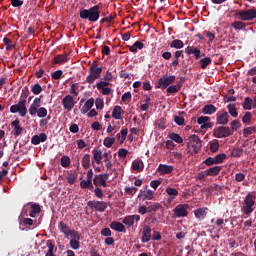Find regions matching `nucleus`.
Segmentation results:
<instances>
[{
  "instance_id": "f257e3e1",
  "label": "nucleus",
  "mask_w": 256,
  "mask_h": 256,
  "mask_svg": "<svg viewBox=\"0 0 256 256\" xmlns=\"http://www.w3.org/2000/svg\"><path fill=\"white\" fill-rule=\"evenodd\" d=\"M99 5L92 6L89 9L82 8L79 10L80 19H85L91 23H97L101 15Z\"/></svg>"
},
{
  "instance_id": "f03ea898",
  "label": "nucleus",
  "mask_w": 256,
  "mask_h": 256,
  "mask_svg": "<svg viewBox=\"0 0 256 256\" xmlns=\"http://www.w3.org/2000/svg\"><path fill=\"white\" fill-rule=\"evenodd\" d=\"M255 194L248 193L242 202L241 211L243 215L249 217L253 211H255Z\"/></svg>"
},
{
  "instance_id": "7ed1b4c3",
  "label": "nucleus",
  "mask_w": 256,
  "mask_h": 256,
  "mask_svg": "<svg viewBox=\"0 0 256 256\" xmlns=\"http://www.w3.org/2000/svg\"><path fill=\"white\" fill-rule=\"evenodd\" d=\"M58 229L60 233H63L64 237L66 239H69L70 237H75L76 239H79V231L75 229H71L67 223L64 221H60L58 223Z\"/></svg>"
},
{
  "instance_id": "20e7f679",
  "label": "nucleus",
  "mask_w": 256,
  "mask_h": 256,
  "mask_svg": "<svg viewBox=\"0 0 256 256\" xmlns=\"http://www.w3.org/2000/svg\"><path fill=\"white\" fill-rule=\"evenodd\" d=\"M202 143L203 141H201V138L195 134L189 137L188 149H190L192 155H195L201 151V148L203 147Z\"/></svg>"
},
{
  "instance_id": "39448f33",
  "label": "nucleus",
  "mask_w": 256,
  "mask_h": 256,
  "mask_svg": "<svg viewBox=\"0 0 256 256\" xmlns=\"http://www.w3.org/2000/svg\"><path fill=\"white\" fill-rule=\"evenodd\" d=\"M235 17L240 21H253L256 19V8L253 7L247 10H240L236 12Z\"/></svg>"
},
{
  "instance_id": "423d86ee",
  "label": "nucleus",
  "mask_w": 256,
  "mask_h": 256,
  "mask_svg": "<svg viewBox=\"0 0 256 256\" xmlns=\"http://www.w3.org/2000/svg\"><path fill=\"white\" fill-rule=\"evenodd\" d=\"M89 71L90 73L86 77V83H89V85H93L96 79H100L101 73H103V68L99 66H90Z\"/></svg>"
},
{
  "instance_id": "0eeeda50",
  "label": "nucleus",
  "mask_w": 256,
  "mask_h": 256,
  "mask_svg": "<svg viewBox=\"0 0 256 256\" xmlns=\"http://www.w3.org/2000/svg\"><path fill=\"white\" fill-rule=\"evenodd\" d=\"M10 113H19L20 117H25L27 115V104L25 100H19L17 104L10 107Z\"/></svg>"
},
{
  "instance_id": "6e6552de",
  "label": "nucleus",
  "mask_w": 256,
  "mask_h": 256,
  "mask_svg": "<svg viewBox=\"0 0 256 256\" xmlns=\"http://www.w3.org/2000/svg\"><path fill=\"white\" fill-rule=\"evenodd\" d=\"M213 133L214 137L217 139H224L225 137H231V135H233L231 128L225 126L216 127Z\"/></svg>"
},
{
  "instance_id": "1a4fd4ad",
  "label": "nucleus",
  "mask_w": 256,
  "mask_h": 256,
  "mask_svg": "<svg viewBox=\"0 0 256 256\" xmlns=\"http://www.w3.org/2000/svg\"><path fill=\"white\" fill-rule=\"evenodd\" d=\"M87 205L92 211H98L99 213H105V211H107V202L105 201L90 200L87 202Z\"/></svg>"
},
{
  "instance_id": "9d476101",
  "label": "nucleus",
  "mask_w": 256,
  "mask_h": 256,
  "mask_svg": "<svg viewBox=\"0 0 256 256\" xmlns=\"http://www.w3.org/2000/svg\"><path fill=\"white\" fill-rule=\"evenodd\" d=\"M107 179H109V174H99L96 175L93 179L95 187H107Z\"/></svg>"
},
{
  "instance_id": "9b49d317",
  "label": "nucleus",
  "mask_w": 256,
  "mask_h": 256,
  "mask_svg": "<svg viewBox=\"0 0 256 256\" xmlns=\"http://www.w3.org/2000/svg\"><path fill=\"white\" fill-rule=\"evenodd\" d=\"M174 82H175L174 75L168 76V77L163 76L159 79L156 87H157V89H167V87Z\"/></svg>"
},
{
  "instance_id": "f8f14e48",
  "label": "nucleus",
  "mask_w": 256,
  "mask_h": 256,
  "mask_svg": "<svg viewBox=\"0 0 256 256\" xmlns=\"http://www.w3.org/2000/svg\"><path fill=\"white\" fill-rule=\"evenodd\" d=\"M229 123V113L221 110L216 114V125H227Z\"/></svg>"
},
{
  "instance_id": "ddd939ff",
  "label": "nucleus",
  "mask_w": 256,
  "mask_h": 256,
  "mask_svg": "<svg viewBox=\"0 0 256 256\" xmlns=\"http://www.w3.org/2000/svg\"><path fill=\"white\" fill-rule=\"evenodd\" d=\"M187 209H189V204H179L174 208L173 212L176 217H187L189 215Z\"/></svg>"
},
{
  "instance_id": "4468645a",
  "label": "nucleus",
  "mask_w": 256,
  "mask_h": 256,
  "mask_svg": "<svg viewBox=\"0 0 256 256\" xmlns=\"http://www.w3.org/2000/svg\"><path fill=\"white\" fill-rule=\"evenodd\" d=\"M77 102H75V99H73V97L71 95H66L63 99H62V105L63 108L66 111H72L73 107H75V104Z\"/></svg>"
},
{
  "instance_id": "2eb2a0df",
  "label": "nucleus",
  "mask_w": 256,
  "mask_h": 256,
  "mask_svg": "<svg viewBox=\"0 0 256 256\" xmlns=\"http://www.w3.org/2000/svg\"><path fill=\"white\" fill-rule=\"evenodd\" d=\"M92 155V161L94 163H97V165H101L103 161V150H101L100 148H94L92 151Z\"/></svg>"
},
{
  "instance_id": "dca6fc26",
  "label": "nucleus",
  "mask_w": 256,
  "mask_h": 256,
  "mask_svg": "<svg viewBox=\"0 0 256 256\" xmlns=\"http://www.w3.org/2000/svg\"><path fill=\"white\" fill-rule=\"evenodd\" d=\"M135 221H141V216L140 215H129L126 216L122 223H124V225H127V227H133V225H135Z\"/></svg>"
},
{
  "instance_id": "f3484780",
  "label": "nucleus",
  "mask_w": 256,
  "mask_h": 256,
  "mask_svg": "<svg viewBox=\"0 0 256 256\" xmlns=\"http://www.w3.org/2000/svg\"><path fill=\"white\" fill-rule=\"evenodd\" d=\"M41 108V98H35L33 103L30 105L28 111L30 115H37V111Z\"/></svg>"
},
{
  "instance_id": "a211bd4d",
  "label": "nucleus",
  "mask_w": 256,
  "mask_h": 256,
  "mask_svg": "<svg viewBox=\"0 0 256 256\" xmlns=\"http://www.w3.org/2000/svg\"><path fill=\"white\" fill-rule=\"evenodd\" d=\"M209 211V208L203 207V208H198L194 210V215L198 221H203L205 217H207V213Z\"/></svg>"
},
{
  "instance_id": "6ab92c4d",
  "label": "nucleus",
  "mask_w": 256,
  "mask_h": 256,
  "mask_svg": "<svg viewBox=\"0 0 256 256\" xmlns=\"http://www.w3.org/2000/svg\"><path fill=\"white\" fill-rule=\"evenodd\" d=\"M160 175H171L173 173V166L167 164H160L157 168Z\"/></svg>"
},
{
  "instance_id": "aec40b11",
  "label": "nucleus",
  "mask_w": 256,
  "mask_h": 256,
  "mask_svg": "<svg viewBox=\"0 0 256 256\" xmlns=\"http://www.w3.org/2000/svg\"><path fill=\"white\" fill-rule=\"evenodd\" d=\"M142 243H149L151 241V227L145 225L142 230Z\"/></svg>"
},
{
  "instance_id": "412c9836",
  "label": "nucleus",
  "mask_w": 256,
  "mask_h": 256,
  "mask_svg": "<svg viewBox=\"0 0 256 256\" xmlns=\"http://www.w3.org/2000/svg\"><path fill=\"white\" fill-rule=\"evenodd\" d=\"M186 55H194L196 59L201 57V50L195 46H188L185 48Z\"/></svg>"
},
{
  "instance_id": "4be33fe9",
  "label": "nucleus",
  "mask_w": 256,
  "mask_h": 256,
  "mask_svg": "<svg viewBox=\"0 0 256 256\" xmlns=\"http://www.w3.org/2000/svg\"><path fill=\"white\" fill-rule=\"evenodd\" d=\"M47 141V134L40 133L39 135H34L31 138L32 145H39V143H45Z\"/></svg>"
},
{
  "instance_id": "5701e85b",
  "label": "nucleus",
  "mask_w": 256,
  "mask_h": 256,
  "mask_svg": "<svg viewBox=\"0 0 256 256\" xmlns=\"http://www.w3.org/2000/svg\"><path fill=\"white\" fill-rule=\"evenodd\" d=\"M93 105H95V99L94 98H90L88 99L84 105L81 108V113L83 115H85V113H89V111H91V109L93 108Z\"/></svg>"
},
{
  "instance_id": "b1692460",
  "label": "nucleus",
  "mask_w": 256,
  "mask_h": 256,
  "mask_svg": "<svg viewBox=\"0 0 256 256\" xmlns=\"http://www.w3.org/2000/svg\"><path fill=\"white\" fill-rule=\"evenodd\" d=\"M110 229H112L113 231H118V233H125L127 231L125 229V225L117 221H113L110 223Z\"/></svg>"
},
{
  "instance_id": "393cba45",
  "label": "nucleus",
  "mask_w": 256,
  "mask_h": 256,
  "mask_svg": "<svg viewBox=\"0 0 256 256\" xmlns=\"http://www.w3.org/2000/svg\"><path fill=\"white\" fill-rule=\"evenodd\" d=\"M67 61H69L67 54H60L53 58L52 63L55 65H63V63H67Z\"/></svg>"
},
{
  "instance_id": "a878e982",
  "label": "nucleus",
  "mask_w": 256,
  "mask_h": 256,
  "mask_svg": "<svg viewBox=\"0 0 256 256\" xmlns=\"http://www.w3.org/2000/svg\"><path fill=\"white\" fill-rule=\"evenodd\" d=\"M166 193L168 195V203H173L175 197L179 195V191L171 187L166 188Z\"/></svg>"
},
{
  "instance_id": "bb28decb",
  "label": "nucleus",
  "mask_w": 256,
  "mask_h": 256,
  "mask_svg": "<svg viewBox=\"0 0 256 256\" xmlns=\"http://www.w3.org/2000/svg\"><path fill=\"white\" fill-rule=\"evenodd\" d=\"M221 169H223V167L213 166V167L205 170V173L208 177H215V176L219 175V173H221Z\"/></svg>"
},
{
  "instance_id": "cd10ccee",
  "label": "nucleus",
  "mask_w": 256,
  "mask_h": 256,
  "mask_svg": "<svg viewBox=\"0 0 256 256\" xmlns=\"http://www.w3.org/2000/svg\"><path fill=\"white\" fill-rule=\"evenodd\" d=\"M20 123L21 122L19 121V119H16L11 122V127H13V129H14L15 137H19V135H21V133H23V128L19 126Z\"/></svg>"
},
{
  "instance_id": "c85d7f7f",
  "label": "nucleus",
  "mask_w": 256,
  "mask_h": 256,
  "mask_svg": "<svg viewBox=\"0 0 256 256\" xmlns=\"http://www.w3.org/2000/svg\"><path fill=\"white\" fill-rule=\"evenodd\" d=\"M202 113L204 115H213L217 113V107L213 104H207L202 108Z\"/></svg>"
},
{
  "instance_id": "c756f323",
  "label": "nucleus",
  "mask_w": 256,
  "mask_h": 256,
  "mask_svg": "<svg viewBox=\"0 0 256 256\" xmlns=\"http://www.w3.org/2000/svg\"><path fill=\"white\" fill-rule=\"evenodd\" d=\"M79 241H81V233H79L78 238L72 237V239L70 240L69 245L71 249H74V250L79 249V247H81V244Z\"/></svg>"
},
{
  "instance_id": "7c9ffc66",
  "label": "nucleus",
  "mask_w": 256,
  "mask_h": 256,
  "mask_svg": "<svg viewBox=\"0 0 256 256\" xmlns=\"http://www.w3.org/2000/svg\"><path fill=\"white\" fill-rule=\"evenodd\" d=\"M46 246L48 247V251L45 256H57L55 255V244H53V240H48Z\"/></svg>"
},
{
  "instance_id": "2f4dec72",
  "label": "nucleus",
  "mask_w": 256,
  "mask_h": 256,
  "mask_svg": "<svg viewBox=\"0 0 256 256\" xmlns=\"http://www.w3.org/2000/svg\"><path fill=\"white\" fill-rule=\"evenodd\" d=\"M132 170L137 171L138 173H141L143 171V161L141 160H134L132 162Z\"/></svg>"
},
{
  "instance_id": "473e14b6",
  "label": "nucleus",
  "mask_w": 256,
  "mask_h": 256,
  "mask_svg": "<svg viewBox=\"0 0 256 256\" xmlns=\"http://www.w3.org/2000/svg\"><path fill=\"white\" fill-rule=\"evenodd\" d=\"M227 109L231 117H233L234 119L239 117V112H237V107L235 106V104H228Z\"/></svg>"
},
{
  "instance_id": "72a5a7b5",
  "label": "nucleus",
  "mask_w": 256,
  "mask_h": 256,
  "mask_svg": "<svg viewBox=\"0 0 256 256\" xmlns=\"http://www.w3.org/2000/svg\"><path fill=\"white\" fill-rule=\"evenodd\" d=\"M39 213H41V206L39 204H32L29 215L31 217H36Z\"/></svg>"
},
{
  "instance_id": "f704fd0d",
  "label": "nucleus",
  "mask_w": 256,
  "mask_h": 256,
  "mask_svg": "<svg viewBox=\"0 0 256 256\" xmlns=\"http://www.w3.org/2000/svg\"><path fill=\"white\" fill-rule=\"evenodd\" d=\"M253 105V100L250 97H246L242 104V107L245 111H251Z\"/></svg>"
},
{
  "instance_id": "c9c22d12",
  "label": "nucleus",
  "mask_w": 256,
  "mask_h": 256,
  "mask_svg": "<svg viewBox=\"0 0 256 256\" xmlns=\"http://www.w3.org/2000/svg\"><path fill=\"white\" fill-rule=\"evenodd\" d=\"M82 167L84 169H89V167H91V155H84V157L82 158Z\"/></svg>"
},
{
  "instance_id": "e433bc0d",
  "label": "nucleus",
  "mask_w": 256,
  "mask_h": 256,
  "mask_svg": "<svg viewBox=\"0 0 256 256\" xmlns=\"http://www.w3.org/2000/svg\"><path fill=\"white\" fill-rule=\"evenodd\" d=\"M170 47L171 49H183V47H185V44L182 40L176 39L171 42Z\"/></svg>"
},
{
  "instance_id": "4c0bfd02",
  "label": "nucleus",
  "mask_w": 256,
  "mask_h": 256,
  "mask_svg": "<svg viewBox=\"0 0 256 256\" xmlns=\"http://www.w3.org/2000/svg\"><path fill=\"white\" fill-rule=\"evenodd\" d=\"M231 27H233V29H235L236 31H242V29H245L247 25L245 24V22L235 21L231 24Z\"/></svg>"
},
{
  "instance_id": "58836bf2",
  "label": "nucleus",
  "mask_w": 256,
  "mask_h": 256,
  "mask_svg": "<svg viewBox=\"0 0 256 256\" xmlns=\"http://www.w3.org/2000/svg\"><path fill=\"white\" fill-rule=\"evenodd\" d=\"M122 111H123V109L121 108V106H115L113 111H112L113 119H116V120L121 119V112Z\"/></svg>"
},
{
  "instance_id": "ea45409f",
  "label": "nucleus",
  "mask_w": 256,
  "mask_h": 256,
  "mask_svg": "<svg viewBox=\"0 0 256 256\" xmlns=\"http://www.w3.org/2000/svg\"><path fill=\"white\" fill-rule=\"evenodd\" d=\"M169 139H171L172 141H175V143H183V138L181 137V135L175 133V132H172L168 135Z\"/></svg>"
},
{
  "instance_id": "a19ab883",
  "label": "nucleus",
  "mask_w": 256,
  "mask_h": 256,
  "mask_svg": "<svg viewBox=\"0 0 256 256\" xmlns=\"http://www.w3.org/2000/svg\"><path fill=\"white\" fill-rule=\"evenodd\" d=\"M77 175V171L68 174V176L66 177L67 183H69V185H75V181H77Z\"/></svg>"
},
{
  "instance_id": "79ce46f5",
  "label": "nucleus",
  "mask_w": 256,
  "mask_h": 256,
  "mask_svg": "<svg viewBox=\"0 0 256 256\" xmlns=\"http://www.w3.org/2000/svg\"><path fill=\"white\" fill-rule=\"evenodd\" d=\"M226 159H227V154H225V153L217 154L214 157V161H215L216 165H221V163H223V161H225Z\"/></svg>"
},
{
  "instance_id": "37998d69",
  "label": "nucleus",
  "mask_w": 256,
  "mask_h": 256,
  "mask_svg": "<svg viewBox=\"0 0 256 256\" xmlns=\"http://www.w3.org/2000/svg\"><path fill=\"white\" fill-rule=\"evenodd\" d=\"M211 63H212V60L209 57L202 58L200 60V67L201 69H207V67H209Z\"/></svg>"
},
{
  "instance_id": "c03bdc74",
  "label": "nucleus",
  "mask_w": 256,
  "mask_h": 256,
  "mask_svg": "<svg viewBox=\"0 0 256 256\" xmlns=\"http://www.w3.org/2000/svg\"><path fill=\"white\" fill-rule=\"evenodd\" d=\"M115 138L113 137H106L104 140H103V145L104 147H107L108 149H110V147H113V144L115 143Z\"/></svg>"
},
{
  "instance_id": "a18cd8bd",
  "label": "nucleus",
  "mask_w": 256,
  "mask_h": 256,
  "mask_svg": "<svg viewBox=\"0 0 256 256\" xmlns=\"http://www.w3.org/2000/svg\"><path fill=\"white\" fill-rule=\"evenodd\" d=\"M183 55V51H176L174 53V60L171 63L172 67H177V65H179V57H181Z\"/></svg>"
},
{
  "instance_id": "49530a36",
  "label": "nucleus",
  "mask_w": 256,
  "mask_h": 256,
  "mask_svg": "<svg viewBox=\"0 0 256 256\" xmlns=\"http://www.w3.org/2000/svg\"><path fill=\"white\" fill-rule=\"evenodd\" d=\"M60 164L62 167L67 169V167H69V165H71V158H69V156H62L61 160H60Z\"/></svg>"
},
{
  "instance_id": "de8ad7c7",
  "label": "nucleus",
  "mask_w": 256,
  "mask_h": 256,
  "mask_svg": "<svg viewBox=\"0 0 256 256\" xmlns=\"http://www.w3.org/2000/svg\"><path fill=\"white\" fill-rule=\"evenodd\" d=\"M33 95H41L43 93V87H41L38 83L34 84L31 88Z\"/></svg>"
},
{
  "instance_id": "09e8293b",
  "label": "nucleus",
  "mask_w": 256,
  "mask_h": 256,
  "mask_svg": "<svg viewBox=\"0 0 256 256\" xmlns=\"http://www.w3.org/2000/svg\"><path fill=\"white\" fill-rule=\"evenodd\" d=\"M28 97H29V88L25 87L22 89V93L19 101H24V103L27 104Z\"/></svg>"
},
{
  "instance_id": "8fccbe9b",
  "label": "nucleus",
  "mask_w": 256,
  "mask_h": 256,
  "mask_svg": "<svg viewBox=\"0 0 256 256\" xmlns=\"http://www.w3.org/2000/svg\"><path fill=\"white\" fill-rule=\"evenodd\" d=\"M3 43L6 46V51H11L14 47L13 41L7 37L3 38Z\"/></svg>"
},
{
  "instance_id": "3c124183",
  "label": "nucleus",
  "mask_w": 256,
  "mask_h": 256,
  "mask_svg": "<svg viewBox=\"0 0 256 256\" xmlns=\"http://www.w3.org/2000/svg\"><path fill=\"white\" fill-rule=\"evenodd\" d=\"M230 130L232 131V133L234 131H239V128L241 127V122H239V120H233L231 123H230Z\"/></svg>"
},
{
  "instance_id": "603ef678",
  "label": "nucleus",
  "mask_w": 256,
  "mask_h": 256,
  "mask_svg": "<svg viewBox=\"0 0 256 256\" xmlns=\"http://www.w3.org/2000/svg\"><path fill=\"white\" fill-rule=\"evenodd\" d=\"M36 114L37 117H39L40 119H45V117H47V108L40 107L39 110H37Z\"/></svg>"
},
{
  "instance_id": "864d4df0",
  "label": "nucleus",
  "mask_w": 256,
  "mask_h": 256,
  "mask_svg": "<svg viewBox=\"0 0 256 256\" xmlns=\"http://www.w3.org/2000/svg\"><path fill=\"white\" fill-rule=\"evenodd\" d=\"M180 90H181L180 85H172V86L167 87V89H166L167 93H169V94L179 93Z\"/></svg>"
},
{
  "instance_id": "5fc2aeb1",
  "label": "nucleus",
  "mask_w": 256,
  "mask_h": 256,
  "mask_svg": "<svg viewBox=\"0 0 256 256\" xmlns=\"http://www.w3.org/2000/svg\"><path fill=\"white\" fill-rule=\"evenodd\" d=\"M255 131H256L255 126L247 127V128H244L243 135L244 137H249V135H252L253 133H255Z\"/></svg>"
},
{
  "instance_id": "6e6d98bb",
  "label": "nucleus",
  "mask_w": 256,
  "mask_h": 256,
  "mask_svg": "<svg viewBox=\"0 0 256 256\" xmlns=\"http://www.w3.org/2000/svg\"><path fill=\"white\" fill-rule=\"evenodd\" d=\"M127 133H128L127 128L122 129V130L120 131V133H118V134L116 135V137H117V139H121V141L123 142V141H125V139H127Z\"/></svg>"
},
{
  "instance_id": "4d7b16f0",
  "label": "nucleus",
  "mask_w": 256,
  "mask_h": 256,
  "mask_svg": "<svg viewBox=\"0 0 256 256\" xmlns=\"http://www.w3.org/2000/svg\"><path fill=\"white\" fill-rule=\"evenodd\" d=\"M137 191H139V189L135 188V186L124 188V192L126 193V195H135Z\"/></svg>"
},
{
  "instance_id": "13d9d810",
  "label": "nucleus",
  "mask_w": 256,
  "mask_h": 256,
  "mask_svg": "<svg viewBox=\"0 0 256 256\" xmlns=\"http://www.w3.org/2000/svg\"><path fill=\"white\" fill-rule=\"evenodd\" d=\"M253 119V115H251V112H245L244 116L242 117V123H251Z\"/></svg>"
},
{
  "instance_id": "bf43d9fd",
  "label": "nucleus",
  "mask_w": 256,
  "mask_h": 256,
  "mask_svg": "<svg viewBox=\"0 0 256 256\" xmlns=\"http://www.w3.org/2000/svg\"><path fill=\"white\" fill-rule=\"evenodd\" d=\"M159 209H161V204L153 203L150 206H148V213H153L155 211H159Z\"/></svg>"
},
{
  "instance_id": "052dcab7",
  "label": "nucleus",
  "mask_w": 256,
  "mask_h": 256,
  "mask_svg": "<svg viewBox=\"0 0 256 256\" xmlns=\"http://www.w3.org/2000/svg\"><path fill=\"white\" fill-rule=\"evenodd\" d=\"M210 151L212 153H217V151H219V140L210 143Z\"/></svg>"
},
{
  "instance_id": "680f3d73",
  "label": "nucleus",
  "mask_w": 256,
  "mask_h": 256,
  "mask_svg": "<svg viewBox=\"0 0 256 256\" xmlns=\"http://www.w3.org/2000/svg\"><path fill=\"white\" fill-rule=\"evenodd\" d=\"M51 77H52V79H54V81L61 79V77H63V70H57V71L53 72L51 74Z\"/></svg>"
},
{
  "instance_id": "e2e57ef3",
  "label": "nucleus",
  "mask_w": 256,
  "mask_h": 256,
  "mask_svg": "<svg viewBox=\"0 0 256 256\" xmlns=\"http://www.w3.org/2000/svg\"><path fill=\"white\" fill-rule=\"evenodd\" d=\"M211 121V118L208 116H200L197 119L198 125H205V123Z\"/></svg>"
},
{
  "instance_id": "0e129e2a",
  "label": "nucleus",
  "mask_w": 256,
  "mask_h": 256,
  "mask_svg": "<svg viewBox=\"0 0 256 256\" xmlns=\"http://www.w3.org/2000/svg\"><path fill=\"white\" fill-rule=\"evenodd\" d=\"M109 81L105 80V81H100L96 84V87L99 91H101V89H105L106 87H109Z\"/></svg>"
},
{
  "instance_id": "69168bd1",
  "label": "nucleus",
  "mask_w": 256,
  "mask_h": 256,
  "mask_svg": "<svg viewBox=\"0 0 256 256\" xmlns=\"http://www.w3.org/2000/svg\"><path fill=\"white\" fill-rule=\"evenodd\" d=\"M241 155H243V148H234L233 150H232V154H231V156L232 157H241Z\"/></svg>"
},
{
  "instance_id": "338daca9",
  "label": "nucleus",
  "mask_w": 256,
  "mask_h": 256,
  "mask_svg": "<svg viewBox=\"0 0 256 256\" xmlns=\"http://www.w3.org/2000/svg\"><path fill=\"white\" fill-rule=\"evenodd\" d=\"M154 195H155V192H153L152 190H146L143 193L144 199H148V201H151V199H153Z\"/></svg>"
},
{
  "instance_id": "774afa93",
  "label": "nucleus",
  "mask_w": 256,
  "mask_h": 256,
  "mask_svg": "<svg viewBox=\"0 0 256 256\" xmlns=\"http://www.w3.org/2000/svg\"><path fill=\"white\" fill-rule=\"evenodd\" d=\"M174 123H176V125H185V118L181 117V116H174Z\"/></svg>"
}]
</instances>
